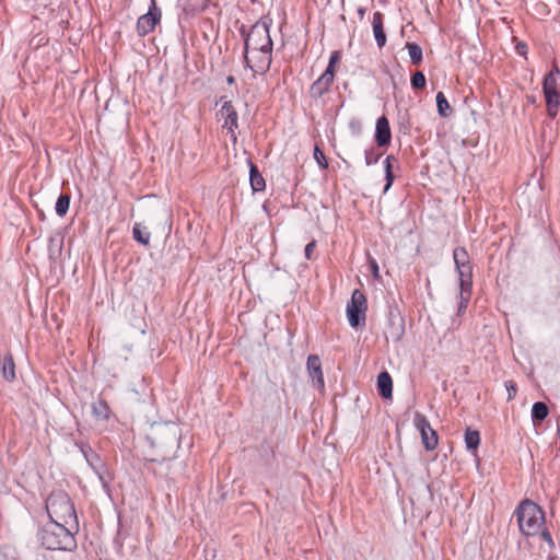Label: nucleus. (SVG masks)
<instances>
[{
  "instance_id": "obj_39",
  "label": "nucleus",
  "mask_w": 560,
  "mask_h": 560,
  "mask_svg": "<svg viewBox=\"0 0 560 560\" xmlns=\"http://www.w3.org/2000/svg\"><path fill=\"white\" fill-rule=\"evenodd\" d=\"M541 538L548 544V546L550 548L555 547V542H553V539L551 537V534H550V532L547 528H544L541 530Z\"/></svg>"
},
{
  "instance_id": "obj_14",
  "label": "nucleus",
  "mask_w": 560,
  "mask_h": 560,
  "mask_svg": "<svg viewBox=\"0 0 560 560\" xmlns=\"http://www.w3.org/2000/svg\"><path fill=\"white\" fill-rule=\"evenodd\" d=\"M211 0H177L176 7L179 10V20H189L205 11Z\"/></svg>"
},
{
  "instance_id": "obj_15",
  "label": "nucleus",
  "mask_w": 560,
  "mask_h": 560,
  "mask_svg": "<svg viewBox=\"0 0 560 560\" xmlns=\"http://www.w3.org/2000/svg\"><path fill=\"white\" fill-rule=\"evenodd\" d=\"M335 73L325 70L324 73L310 88V96L314 100L320 98L330 88Z\"/></svg>"
},
{
  "instance_id": "obj_30",
  "label": "nucleus",
  "mask_w": 560,
  "mask_h": 560,
  "mask_svg": "<svg viewBox=\"0 0 560 560\" xmlns=\"http://www.w3.org/2000/svg\"><path fill=\"white\" fill-rule=\"evenodd\" d=\"M411 86L416 90H420L425 86V77L421 71H417L412 74Z\"/></svg>"
},
{
  "instance_id": "obj_19",
  "label": "nucleus",
  "mask_w": 560,
  "mask_h": 560,
  "mask_svg": "<svg viewBox=\"0 0 560 560\" xmlns=\"http://www.w3.org/2000/svg\"><path fill=\"white\" fill-rule=\"evenodd\" d=\"M80 448V452L84 456L89 466L93 469V471H98V468H104L105 465L102 462L100 455L93 451V448L84 443H77Z\"/></svg>"
},
{
  "instance_id": "obj_43",
  "label": "nucleus",
  "mask_w": 560,
  "mask_h": 560,
  "mask_svg": "<svg viewBox=\"0 0 560 560\" xmlns=\"http://www.w3.org/2000/svg\"><path fill=\"white\" fill-rule=\"evenodd\" d=\"M358 14H359L360 19H363V16L365 14V9L364 8H359L358 9Z\"/></svg>"
},
{
  "instance_id": "obj_38",
  "label": "nucleus",
  "mask_w": 560,
  "mask_h": 560,
  "mask_svg": "<svg viewBox=\"0 0 560 560\" xmlns=\"http://www.w3.org/2000/svg\"><path fill=\"white\" fill-rule=\"evenodd\" d=\"M515 50L520 56H523V57H526L528 54V47H527L526 43H524V42L517 43L515 46Z\"/></svg>"
},
{
  "instance_id": "obj_7",
  "label": "nucleus",
  "mask_w": 560,
  "mask_h": 560,
  "mask_svg": "<svg viewBox=\"0 0 560 560\" xmlns=\"http://www.w3.org/2000/svg\"><path fill=\"white\" fill-rule=\"evenodd\" d=\"M150 441L152 446L162 450V459L172 458L179 447V430L175 425H165L156 431L155 436Z\"/></svg>"
},
{
  "instance_id": "obj_31",
  "label": "nucleus",
  "mask_w": 560,
  "mask_h": 560,
  "mask_svg": "<svg viewBox=\"0 0 560 560\" xmlns=\"http://www.w3.org/2000/svg\"><path fill=\"white\" fill-rule=\"evenodd\" d=\"M313 156H314V160L316 161V163L318 164V166L322 170H326L328 167V163H327L326 156L323 153V151L319 149L318 145H315Z\"/></svg>"
},
{
  "instance_id": "obj_18",
  "label": "nucleus",
  "mask_w": 560,
  "mask_h": 560,
  "mask_svg": "<svg viewBox=\"0 0 560 560\" xmlns=\"http://www.w3.org/2000/svg\"><path fill=\"white\" fill-rule=\"evenodd\" d=\"M383 21H384V15L380 11H376L373 13L372 27H373L374 38L376 40V45L378 48H383L386 45V40H387L386 34L384 32Z\"/></svg>"
},
{
  "instance_id": "obj_29",
  "label": "nucleus",
  "mask_w": 560,
  "mask_h": 560,
  "mask_svg": "<svg viewBox=\"0 0 560 560\" xmlns=\"http://www.w3.org/2000/svg\"><path fill=\"white\" fill-rule=\"evenodd\" d=\"M382 156L375 148H370L364 151V160L368 166L376 164Z\"/></svg>"
},
{
  "instance_id": "obj_41",
  "label": "nucleus",
  "mask_w": 560,
  "mask_h": 560,
  "mask_svg": "<svg viewBox=\"0 0 560 560\" xmlns=\"http://www.w3.org/2000/svg\"><path fill=\"white\" fill-rule=\"evenodd\" d=\"M506 390L509 394V399H512L516 395L517 387H506Z\"/></svg>"
},
{
  "instance_id": "obj_21",
  "label": "nucleus",
  "mask_w": 560,
  "mask_h": 560,
  "mask_svg": "<svg viewBox=\"0 0 560 560\" xmlns=\"http://www.w3.org/2000/svg\"><path fill=\"white\" fill-rule=\"evenodd\" d=\"M91 408H92V415L97 420L107 421L109 419L110 409L104 399L100 398L96 401H93L91 405Z\"/></svg>"
},
{
  "instance_id": "obj_8",
  "label": "nucleus",
  "mask_w": 560,
  "mask_h": 560,
  "mask_svg": "<svg viewBox=\"0 0 560 560\" xmlns=\"http://www.w3.org/2000/svg\"><path fill=\"white\" fill-rule=\"evenodd\" d=\"M347 316L352 328L365 324L366 299L360 290H354L347 304Z\"/></svg>"
},
{
  "instance_id": "obj_27",
  "label": "nucleus",
  "mask_w": 560,
  "mask_h": 560,
  "mask_svg": "<svg viewBox=\"0 0 560 560\" xmlns=\"http://www.w3.org/2000/svg\"><path fill=\"white\" fill-rule=\"evenodd\" d=\"M436 106L440 116L448 117L451 115L452 108L443 92L436 94Z\"/></svg>"
},
{
  "instance_id": "obj_16",
  "label": "nucleus",
  "mask_w": 560,
  "mask_h": 560,
  "mask_svg": "<svg viewBox=\"0 0 560 560\" xmlns=\"http://www.w3.org/2000/svg\"><path fill=\"white\" fill-rule=\"evenodd\" d=\"M390 139L392 133L388 119L385 116H381L376 120L375 141L378 147H386L390 143Z\"/></svg>"
},
{
  "instance_id": "obj_2",
  "label": "nucleus",
  "mask_w": 560,
  "mask_h": 560,
  "mask_svg": "<svg viewBox=\"0 0 560 560\" xmlns=\"http://www.w3.org/2000/svg\"><path fill=\"white\" fill-rule=\"evenodd\" d=\"M68 524L57 520H49L44 524L37 537L42 546L48 550H72L77 547L73 534L67 527Z\"/></svg>"
},
{
  "instance_id": "obj_24",
  "label": "nucleus",
  "mask_w": 560,
  "mask_h": 560,
  "mask_svg": "<svg viewBox=\"0 0 560 560\" xmlns=\"http://www.w3.org/2000/svg\"><path fill=\"white\" fill-rule=\"evenodd\" d=\"M132 235L138 243L144 246L149 245L151 233L147 231L145 226H143L141 223H135L132 228Z\"/></svg>"
},
{
  "instance_id": "obj_5",
  "label": "nucleus",
  "mask_w": 560,
  "mask_h": 560,
  "mask_svg": "<svg viewBox=\"0 0 560 560\" xmlns=\"http://www.w3.org/2000/svg\"><path fill=\"white\" fill-rule=\"evenodd\" d=\"M46 510L49 520H57L69 524L77 521L74 505L69 494L62 490L52 491L46 499Z\"/></svg>"
},
{
  "instance_id": "obj_10",
  "label": "nucleus",
  "mask_w": 560,
  "mask_h": 560,
  "mask_svg": "<svg viewBox=\"0 0 560 560\" xmlns=\"http://www.w3.org/2000/svg\"><path fill=\"white\" fill-rule=\"evenodd\" d=\"M542 92L547 104L548 114L555 117L560 106V93L558 92V80L555 72L547 73L542 81Z\"/></svg>"
},
{
  "instance_id": "obj_17",
  "label": "nucleus",
  "mask_w": 560,
  "mask_h": 560,
  "mask_svg": "<svg viewBox=\"0 0 560 560\" xmlns=\"http://www.w3.org/2000/svg\"><path fill=\"white\" fill-rule=\"evenodd\" d=\"M306 368L314 385H325L322 371V362L318 355H308Z\"/></svg>"
},
{
  "instance_id": "obj_13",
  "label": "nucleus",
  "mask_w": 560,
  "mask_h": 560,
  "mask_svg": "<svg viewBox=\"0 0 560 560\" xmlns=\"http://www.w3.org/2000/svg\"><path fill=\"white\" fill-rule=\"evenodd\" d=\"M161 20V10L156 7L155 1L151 0L149 11L141 15L137 21V32L140 36L151 33L156 23Z\"/></svg>"
},
{
  "instance_id": "obj_40",
  "label": "nucleus",
  "mask_w": 560,
  "mask_h": 560,
  "mask_svg": "<svg viewBox=\"0 0 560 560\" xmlns=\"http://www.w3.org/2000/svg\"><path fill=\"white\" fill-rule=\"evenodd\" d=\"M370 267H371V270H372L374 277H378L380 269H378V265L375 259H372L370 261Z\"/></svg>"
},
{
  "instance_id": "obj_36",
  "label": "nucleus",
  "mask_w": 560,
  "mask_h": 560,
  "mask_svg": "<svg viewBox=\"0 0 560 560\" xmlns=\"http://www.w3.org/2000/svg\"><path fill=\"white\" fill-rule=\"evenodd\" d=\"M316 248V241L310 242L304 249V255L307 260H311L313 258V253Z\"/></svg>"
},
{
  "instance_id": "obj_9",
  "label": "nucleus",
  "mask_w": 560,
  "mask_h": 560,
  "mask_svg": "<svg viewBox=\"0 0 560 560\" xmlns=\"http://www.w3.org/2000/svg\"><path fill=\"white\" fill-rule=\"evenodd\" d=\"M412 422L417 431L420 433L423 447L427 451L435 450L439 444V435L438 432L431 427L427 417L421 412L416 411Z\"/></svg>"
},
{
  "instance_id": "obj_35",
  "label": "nucleus",
  "mask_w": 560,
  "mask_h": 560,
  "mask_svg": "<svg viewBox=\"0 0 560 560\" xmlns=\"http://www.w3.org/2000/svg\"><path fill=\"white\" fill-rule=\"evenodd\" d=\"M128 536V533L124 529V526L120 522V518L118 520V530L116 536V541L119 542V546H122V540Z\"/></svg>"
},
{
  "instance_id": "obj_4",
  "label": "nucleus",
  "mask_w": 560,
  "mask_h": 560,
  "mask_svg": "<svg viewBox=\"0 0 560 560\" xmlns=\"http://www.w3.org/2000/svg\"><path fill=\"white\" fill-rule=\"evenodd\" d=\"M272 19L270 15H262L249 28L245 25L240 27V34L244 39V48H273V42L270 36Z\"/></svg>"
},
{
  "instance_id": "obj_12",
  "label": "nucleus",
  "mask_w": 560,
  "mask_h": 560,
  "mask_svg": "<svg viewBox=\"0 0 560 560\" xmlns=\"http://www.w3.org/2000/svg\"><path fill=\"white\" fill-rule=\"evenodd\" d=\"M220 119L223 120L222 128L228 130V135L233 143L237 141L236 130L238 129V114L231 101H224L218 112Z\"/></svg>"
},
{
  "instance_id": "obj_37",
  "label": "nucleus",
  "mask_w": 560,
  "mask_h": 560,
  "mask_svg": "<svg viewBox=\"0 0 560 560\" xmlns=\"http://www.w3.org/2000/svg\"><path fill=\"white\" fill-rule=\"evenodd\" d=\"M338 59H339L338 51H334L330 55L329 62H328V66H327L326 70H330V72L334 73L335 72V65L338 61Z\"/></svg>"
},
{
  "instance_id": "obj_28",
  "label": "nucleus",
  "mask_w": 560,
  "mask_h": 560,
  "mask_svg": "<svg viewBox=\"0 0 560 560\" xmlns=\"http://www.w3.org/2000/svg\"><path fill=\"white\" fill-rule=\"evenodd\" d=\"M70 206V197L68 195L61 194L55 205V211L59 217H63L67 214Z\"/></svg>"
},
{
  "instance_id": "obj_25",
  "label": "nucleus",
  "mask_w": 560,
  "mask_h": 560,
  "mask_svg": "<svg viewBox=\"0 0 560 560\" xmlns=\"http://www.w3.org/2000/svg\"><path fill=\"white\" fill-rule=\"evenodd\" d=\"M393 161H396L394 155H387L384 161L385 180H386V184L384 187V192H386L392 187L394 179H395V174L393 172V165H392Z\"/></svg>"
},
{
  "instance_id": "obj_11",
  "label": "nucleus",
  "mask_w": 560,
  "mask_h": 560,
  "mask_svg": "<svg viewBox=\"0 0 560 560\" xmlns=\"http://www.w3.org/2000/svg\"><path fill=\"white\" fill-rule=\"evenodd\" d=\"M405 335V318L397 306H389L386 320V338L399 342Z\"/></svg>"
},
{
  "instance_id": "obj_23",
  "label": "nucleus",
  "mask_w": 560,
  "mask_h": 560,
  "mask_svg": "<svg viewBox=\"0 0 560 560\" xmlns=\"http://www.w3.org/2000/svg\"><path fill=\"white\" fill-rule=\"evenodd\" d=\"M464 441L468 451L476 452L480 444L479 431L467 428L464 434Z\"/></svg>"
},
{
  "instance_id": "obj_1",
  "label": "nucleus",
  "mask_w": 560,
  "mask_h": 560,
  "mask_svg": "<svg viewBox=\"0 0 560 560\" xmlns=\"http://www.w3.org/2000/svg\"><path fill=\"white\" fill-rule=\"evenodd\" d=\"M453 259L458 273L459 283L457 315L462 316L467 308L472 293V266L465 247H456L453 250Z\"/></svg>"
},
{
  "instance_id": "obj_20",
  "label": "nucleus",
  "mask_w": 560,
  "mask_h": 560,
  "mask_svg": "<svg viewBox=\"0 0 560 560\" xmlns=\"http://www.w3.org/2000/svg\"><path fill=\"white\" fill-rule=\"evenodd\" d=\"M249 184L254 191H262L266 188V182L259 173L257 166L249 162Z\"/></svg>"
},
{
  "instance_id": "obj_3",
  "label": "nucleus",
  "mask_w": 560,
  "mask_h": 560,
  "mask_svg": "<svg viewBox=\"0 0 560 560\" xmlns=\"http://www.w3.org/2000/svg\"><path fill=\"white\" fill-rule=\"evenodd\" d=\"M515 515L518 528L525 536L537 535L545 523L544 511L538 504L527 499L517 506Z\"/></svg>"
},
{
  "instance_id": "obj_44",
  "label": "nucleus",
  "mask_w": 560,
  "mask_h": 560,
  "mask_svg": "<svg viewBox=\"0 0 560 560\" xmlns=\"http://www.w3.org/2000/svg\"><path fill=\"white\" fill-rule=\"evenodd\" d=\"M234 82H235V78H234L233 75H229V77L226 78V83H228V84H230V85H231V84H234Z\"/></svg>"
},
{
  "instance_id": "obj_6",
  "label": "nucleus",
  "mask_w": 560,
  "mask_h": 560,
  "mask_svg": "<svg viewBox=\"0 0 560 560\" xmlns=\"http://www.w3.org/2000/svg\"><path fill=\"white\" fill-rule=\"evenodd\" d=\"M273 48H243V62L246 69L253 72V75H265L272 62Z\"/></svg>"
},
{
  "instance_id": "obj_34",
  "label": "nucleus",
  "mask_w": 560,
  "mask_h": 560,
  "mask_svg": "<svg viewBox=\"0 0 560 560\" xmlns=\"http://www.w3.org/2000/svg\"><path fill=\"white\" fill-rule=\"evenodd\" d=\"M378 388V394L380 396L388 401V402H392V398H393V388L394 387H377Z\"/></svg>"
},
{
  "instance_id": "obj_22",
  "label": "nucleus",
  "mask_w": 560,
  "mask_h": 560,
  "mask_svg": "<svg viewBox=\"0 0 560 560\" xmlns=\"http://www.w3.org/2000/svg\"><path fill=\"white\" fill-rule=\"evenodd\" d=\"M549 413L548 406L542 401H537L532 407V421L534 425L540 424Z\"/></svg>"
},
{
  "instance_id": "obj_42",
  "label": "nucleus",
  "mask_w": 560,
  "mask_h": 560,
  "mask_svg": "<svg viewBox=\"0 0 560 560\" xmlns=\"http://www.w3.org/2000/svg\"><path fill=\"white\" fill-rule=\"evenodd\" d=\"M551 71H553V72H555V77H556V79H557V78H560V70H559V68H558V66H557V65H553V67H552Z\"/></svg>"
},
{
  "instance_id": "obj_26",
  "label": "nucleus",
  "mask_w": 560,
  "mask_h": 560,
  "mask_svg": "<svg viewBox=\"0 0 560 560\" xmlns=\"http://www.w3.org/2000/svg\"><path fill=\"white\" fill-rule=\"evenodd\" d=\"M406 48L408 49L411 63L420 65L423 59L422 48L416 43H407Z\"/></svg>"
},
{
  "instance_id": "obj_32",
  "label": "nucleus",
  "mask_w": 560,
  "mask_h": 560,
  "mask_svg": "<svg viewBox=\"0 0 560 560\" xmlns=\"http://www.w3.org/2000/svg\"><path fill=\"white\" fill-rule=\"evenodd\" d=\"M94 472L97 475L98 480L101 481L103 488L106 491H109L112 478L106 477L104 475V468H98V471H94Z\"/></svg>"
},
{
  "instance_id": "obj_33",
  "label": "nucleus",
  "mask_w": 560,
  "mask_h": 560,
  "mask_svg": "<svg viewBox=\"0 0 560 560\" xmlns=\"http://www.w3.org/2000/svg\"><path fill=\"white\" fill-rule=\"evenodd\" d=\"M376 385H393L392 376L387 371H383L378 374Z\"/></svg>"
}]
</instances>
